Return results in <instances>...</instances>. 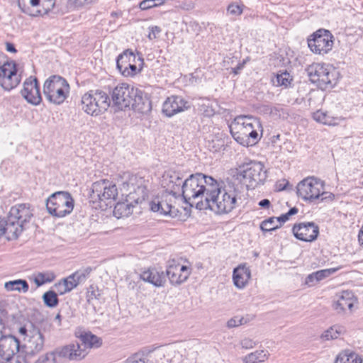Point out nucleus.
Segmentation results:
<instances>
[{
    "instance_id": "f257e3e1",
    "label": "nucleus",
    "mask_w": 363,
    "mask_h": 363,
    "mask_svg": "<svg viewBox=\"0 0 363 363\" xmlns=\"http://www.w3.org/2000/svg\"><path fill=\"white\" fill-rule=\"evenodd\" d=\"M216 179L202 173L190 175L182 186V196L186 203L196 205L199 210L207 209L209 206L208 197L215 193Z\"/></svg>"
},
{
    "instance_id": "f03ea898",
    "label": "nucleus",
    "mask_w": 363,
    "mask_h": 363,
    "mask_svg": "<svg viewBox=\"0 0 363 363\" xmlns=\"http://www.w3.org/2000/svg\"><path fill=\"white\" fill-rule=\"evenodd\" d=\"M215 193L211 194L208 202L210 208L218 214L228 213L236 206L238 200H240L243 191V186L237 182L228 181L223 186H220L215 181Z\"/></svg>"
},
{
    "instance_id": "7ed1b4c3",
    "label": "nucleus",
    "mask_w": 363,
    "mask_h": 363,
    "mask_svg": "<svg viewBox=\"0 0 363 363\" xmlns=\"http://www.w3.org/2000/svg\"><path fill=\"white\" fill-rule=\"evenodd\" d=\"M233 138L244 147L253 146L258 143L261 136L258 130L262 132L259 121L252 116H238L229 125Z\"/></svg>"
},
{
    "instance_id": "20e7f679",
    "label": "nucleus",
    "mask_w": 363,
    "mask_h": 363,
    "mask_svg": "<svg viewBox=\"0 0 363 363\" xmlns=\"http://www.w3.org/2000/svg\"><path fill=\"white\" fill-rule=\"evenodd\" d=\"M297 195L309 202L333 201L335 195L325 191V182L315 177H308L301 181L296 187Z\"/></svg>"
},
{
    "instance_id": "39448f33",
    "label": "nucleus",
    "mask_w": 363,
    "mask_h": 363,
    "mask_svg": "<svg viewBox=\"0 0 363 363\" xmlns=\"http://www.w3.org/2000/svg\"><path fill=\"white\" fill-rule=\"evenodd\" d=\"M33 217V210L28 203L12 206L6 217L9 233L12 237H18L27 228Z\"/></svg>"
},
{
    "instance_id": "423d86ee",
    "label": "nucleus",
    "mask_w": 363,
    "mask_h": 363,
    "mask_svg": "<svg viewBox=\"0 0 363 363\" xmlns=\"http://www.w3.org/2000/svg\"><path fill=\"white\" fill-rule=\"evenodd\" d=\"M117 196L116 185L113 182L102 179L92 184L89 199L94 204L93 208L104 209L111 205Z\"/></svg>"
},
{
    "instance_id": "0eeeda50",
    "label": "nucleus",
    "mask_w": 363,
    "mask_h": 363,
    "mask_svg": "<svg viewBox=\"0 0 363 363\" xmlns=\"http://www.w3.org/2000/svg\"><path fill=\"white\" fill-rule=\"evenodd\" d=\"M238 175L247 189H254L264 184L267 170L262 162L250 161L240 167Z\"/></svg>"
},
{
    "instance_id": "6e6552de",
    "label": "nucleus",
    "mask_w": 363,
    "mask_h": 363,
    "mask_svg": "<svg viewBox=\"0 0 363 363\" xmlns=\"http://www.w3.org/2000/svg\"><path fill=\"white\" fill-rule=\"evenodd\" d=\"M82 108L87 114L97 116L104 113L109 107L111 101L104 91L90 90L82 96Z\"/></svg>"
},
{
    "instance_id": "1a4fd4ad",
    "label": "nucleus",
    "mask_w": 363,
    "mask_h": 363,
    "mask_svg": "<svg viewBox=\"0 0 363 363\" xmlns=\"http://www.w3.org/2000/svg\"><path fill=\"white\" fill-rule=\"evenodd\" d=\"M74 206L72 195L67 191L53 193L46 201L48 212L54 217L64 218L69 215Z\"/></svg>"
},
{
    "instance_id": "9d476101",
    "label": "nucleus",
    "mask_w": 363,
    "mask_h": 363,
    "mask_svg": "<svg viewBox=\"0 0 363 363\" xmlns=\"http://www.w3.org/2000/svg\"><path fill=\"white\" fill-rule=\"evenodd\" d=\"M69 92V84L60 76H51L44 83L43 93L46 99L54 104H62L68 96Z\"/></svg>"
},
{
    "instance_id": "9b49d317",
    "label": "nucleus",
    "mask_w": 363,
    "mask_h": 363,
    "mask_svg": "<svg viewBox=\"0 0 363 363\" xmlns=\"http://www.w3.org/2000/svg\"><path fill=\"white\" fill-rule=\"evenodd\" d=\"M19 333L24 336L21 352L28 357H34L43 350L45 337L39 328L31 325L30 329L21 327Z\"/></svg>"
},
{
    "instance_id": "f8f14e48",
    "label": "nucleus",
    "mask_w": 363,
    "mask_h": 363,
    "mask_svg": "<svg viewBox=\"0 0 363 363\" xmlns=\"http://www.w3.org/2000/svg\"><path fill=\"white\" fill-rule=\"evenodd\" d=\"M334 37L328 30L319 29L308 39V45L315 54L323 55L328 53L333 47Z\"/></svg>"
},
{
    "instance_id": "ddd939ff",
    "label": "nucleus",
    "mask_w": 363,
    "mask_h": 363,
    "mask_svg": "<svg viewBox=\"0 0 363 363\" xmlns=\"http://www.w3.org/2000/svg\"><path fill=\"white\" fill-rule=\"evenodd\" d=\"M308 75L311 82L318 84L321 89L333 87L340 78L337 69H311Z\"/></svg>"
},
{
    "instance_id": "4468645a",
    "label": "nucleus",
    "mask_w": 363,
    "mask_h": 363,
    "mask_svg": "<svg viewBox=\"0 0 363 363\" xmlns=\"http://www.w3.org/2000/svg\"><path fill=\"white\" fill-rule=\"evenodd\" d=\"M184 174L181 172L169 169L162 175V185L166 189L167 193L177 198L182 192Z\"/></svg>"
},
{
    "instance_id": "2eb2a0df",
    "label": "nucleus",
    "mask_w": 363,
    "mask_h": 363,
    "mask_svg": "<svg viewBox=\"0 0 363 363\" xmlns=\"http://www.w3.org/2000/svg\"><path fill=\"white\" fill-rule=\"evenodd\" d=\"M136 88L127 84H121L114 88L112 91V101L118 109L123 110L130 107L132 102L133 94H135Z\"/></svg>"
},
{
    "instance_id": "dca6fc26",
    "label": "nucleus",
    "mask_w": 363,
    "mask_h": 363,
    "mask_svg": "<svg viewBox=\"0 0 363 363\" xmlns=\"http://www.w3.org/2000/svg\"><path fill=\"white\" fill-rule=\"evenodd\" d=\"M175 199L173 196L166 194L161 199L155 198L150 203L152 211L157 212L160 215L175 216L179 212L174 206Z\"/></svg>"
},
{
    "instance_id": "f3484780",
    "label": "nucleus",
    "mask_w": 363,
    "mask_h": 363,
    "mask_svg": "<svg viewBox=\"0 0 363 363\" xmlns=\"http://www.w3.org/2000/svg\"><path fill=\"white\" fill-rule=\"evenodd\" d=\"M357 303V299L352 291H343L335 296L332 307L338 314L344 313L347 310L352 313Z\"/></svg>"
},
{
    "instance_id": "a211bd4d",
    "label": "nucleus",
    "mask_w": 363,
    "mask_h": 363,
    "mask_svg": "<svg viewBox=\"0 0 363 363\" xmlns=\"http://www.w3.org/2000/svg\"><path fill=\"white\" fill-rule=\"evenodd\" d=\"M190 274L191 269L189 267L181 265L172 260L167 266L165 275L168 277L172 284L179 285L187 280Z\"/></svg>"
},
{
    "instance_id": "6ab92c4d",
    "label": "nucleus",
    "mask_w": 363,
    "mask_h": 363,
    "mask_svg": "<svg viewBox=\"0 0 363 363\" xmlns=\"http://www.w3.org/2000/svg\"><path fill=\"white\" fill-rule=\"evenodd\" d=\"M58 358L69 361H79L84 359L88 354L79 342L69 344L63 347H57Z\"/></svg>"
},
{
    "instance_id": "aec40b11",
    "label": "nucleus",
    "mask_w": 363,
    "mask_h": 363,
    "mask_svg": "<svg viewBox=\"0 0 363 363\" xmlns=\"http://www.w3.org/2000/svg\"><path fill=\"white\" fill-rule=\"evenodd\" d=\"M292 232L297 239L305 242H312L317 238L319 228L313 222L301 223L294 225Z\"/></svg>"
},
{
    "instance_id": "412c9836",
    "label": "nucleus",
    "mask_w": 363,
    "mask_h": 363,
    "mask_svg": "<svg viewBox=\"0 0 363 363\" xmlns=\"http://www.w3.org/2000/svg\"><path fill=\"white\" fill-rule=\"evenodd\" d=\"M21 94L26 101L30 104L37 106L42 101L40 89L35 77H30L26 79Z\"/></svg>"
},
{
    "instance_id": "4be33fe9",
    "label": "nucleus",
    "mask_w": 363,
    "mask_h": 363,
    "mask_svg": "<svg viewBox=\"0 0 363 363\" xmlns=\"http://www.w3.org/2000/svg\"><path fill=\"white\" fill-rule=\"evenodd\" d=\"M189 108V103L182 96H172L164 102L162 106L163 113L168 117L184 111Z\"/></svg>"
},
{
    "instance_id": "5701e85b",
    "label": "nucleus",
    "mask_w": 363,
    "mask_h": 363,
    "mask_svg": "<svg viewBox=\"0 0 363 363\" xmlns=\"http://www.w3.org/2000/svg\"><path fill=\"white\" fill-rule=\"evenodd\" d=\"M18 69H0V85L5 90L10 91L21 82Z\"/></svg>"
},
{
    "instance_id": "b1692460",
    "label": "nucleus",
    "mask_w": 363,
    "mask_h": 363,
    "mask_svg": "<svg viewBox=\"0 0 363 363\" xmlns=\"http://www.w3.org/2000/svg\"><path fill=\"white\" fill-rule=\"evenodd\" d=\"M140 279L155 287H163L166 283V275L163 271L150 268L140 274Z\"/></svg>"
},
{
    "instance_id": "393cba45",
    "label": "nucleus",
    "mask_w": 363,
    "mask_h": 363,
    "mask_svg": "<svg viewBox=\"0 0 363 363\" xmlns=\"http://www.w3.org/2000/svg\"><path fill=\"white\" fill-rule=\"evenodd\" d=\"M136 94H133L132 102L130 107L134 111L141 113H147L152 109L149 98L141 90L136 88Z\"/></svg>"
},
{
    "instance_id": "a878e982",
    "label": "nucleus",
    "mask_w": 363,
    "mask_h": 363,
    "mask_svg": "<svg viewBox=\"0 0 363 363\" xmlns=\"http://www.w3.org/2000/svg\"><path fill=\"white\" fill-rule=\"evenodd\" d=\"M251 277V271L246 264H241L233 269L234 285L240 289H244Z\"/></svg>"
},
{
    "instance_id": "bb28decb",
    "label": "nucleus",
    "mask_w": 363,
    "mask_h": 363,
    "mask_svg": "<svg viewBox=\"0 0 363 363\" xmlns=\"http://www.w3.org/2000/svg\"><path fill=\"white\" fill-rule=\"evenodd\" d=\"M79 340L81 341V343H79L80 345H82V348H84L86 351H88V349L91 348H98L102 344L101 340L90 332L81 334Z\"/></svg>"
},
{
    "instance_id": "cd10ccee",
    "label": "nucleus",
    "mask_w": 363,
    "mask_h": 363,
    "mask_svg": "<svg viewBox=\"0 0 363 363\" xmlns=\"http://www.w3.org/2000/svg\"><path fill=\"white\" fill-rule=\"evenodd\" d=\"M130 60H135L134 53L129 50H125L122 54L119 55L116 59V68H137L135 64L130 63Z\"/></svg>"
},
{
    "instance_id": "c85d7f7f",
    "label": "nucleus",
    "mask_w": 363,
    "mask_h": 363,
    "mask_svg": "<svg viewBox=\"0 0 363 363\" xmlns=\"http://www.w3.org/2000/svg\"><path fill=\"white\" fill-rule=\"evenodd\" d=\"M18 5L22 12L32 16H38L35 13L41 9L39 0H18Z\"/></svg>"
},
{
    "instance_id": "c756f323",
    "label": "nucleus",
    "mask_w": 363,
    "mask_h": 363,
    "mask_svg": "<svg viewBox=\"0 0 363 363\" xmlns=\"http://www.w3.org/2000/svg\"><path fill=\"white\" fill-rule=\"evenodd\" d=\"M335 363H362V359L354 352L345 350L339 353Z\"/></svg>"
},
{
    "instance_id": "7c9ffc66",
    "label": "nucleus",
    "mask_w": 363,
    "mask_h": 363,
    "mask_svg": "<svg viewBox=\"0 0 363 363\" xmlns=\"http://www.w3.org/2000/svg\"><path fill=\"white\" fill-rule=\"evenodd\" d=\"M269 352L265 350H256L242 358L243 363H263L269 357Z\"/></svg>"
},
{
    "instance_id": "2f4dec72",
    "label": "nucleus",
    "mask_w": 363,
    "mask_h": 363,
    "mask_svg": "<svg viewBox=\"0 0 363 363\" xmlns=\"http://www.w3.org/2000/svg\"><path fill=\"white\" fill-rule=\"evenodd\" d=\"M4 288L8 291H16L18 292L26 293L29 289V285L24 279H16L6 282Z\"/></svg>"
},
{
    "instance_id": "473e14b6",
    "label": "nucleus",
    "mask_w": 363,
    "mask_h": 363,
    "mask_svg": "<svg viewBox=\"0 0 363 363\" xmlns=\"http://www.w3.org/2000/svg\"><path fill=\"white\" fill-rule=\"evenodd\" d=\"M133 206L127 202L117 203L113 209V215L117 218L128 217L133 213Z\"/></svg>"
},
{
    "instance_id": "72a5a7b5",
    "label": "nucleus",
    "mask_w": 363,
    "mask_h": 363,
    "mask_svg": "<svg viewBox=\"0 0 363 363\" xmlns=\"http://www.w3.org/2000/svg\"><path fill=\"white\" fill-rule=\"evenodd\" d=\"M293 80L292 76L288 72L287 69H284L280 73H278L272 79V84L274 86L288 87L290 86Z\"/></svg>"
},
{
    "instance_id": "f704fd0d",
    "label": "nucleus",
    "mask_w": 363,
    "mask_h": 363,
    "mask_svg": "<svg viewBox=\"0 0 363 363\" xmlns=\"http://www.w3.org/2000/svg\"><path fill=\"white\" fill-rule=\"evenodd\" d=\"M55 279V273L51 271H48L45 272H39L35 274L33 281L38 286H40L46 283L52 282Z\"/></svg>"
},
{
    "instance_id": "c9c22d12",
    "label": "nucleus",
    "mask_w": 363,
    "mask_h": 363,
    "mask_svg": "<svg viewBox=\"0 0 363 363\" xmlns=\"http://www.w3.org/2000/svg\"><path fill=\"white\" fill-rule=\"evenodd\" d=\"M313 119L317 122L328 125H337L336 119L328 116L326 113L318 111L313 113Z\"/></svg>"
},
{
    "instance_id": "e433bc0d",
    "label": "nucleus",
    "mask_w": 363,
    "mask_h": 363,
    "mask_svg": "<svg viewBox=\"0 0 363 363\" xmlns=\"http://www.w3.org/2000/svg\"><path fill=\"white\" fill-rule=\"evenodd\" d=\"M61 359L58 358L57 348L52 352L40 355L34 363H59Z\"/></svg>"
},
{
    "instance_id": "4c0bfd02",
    "label": "nucleus",
    "mask_w": 363,
    "mask_h": 363,
    "mask_svg": "<svg viewBox=\"0 0 363 363\" xmlns=\"http://www.w3.org/2000/svg\"><path fill=\"white\" fill-rule=\"evenodd\" d=\"M43 300L45 305L50 308L55 307L59 301L57 294L53 291H48L44 293Z\"/></svg>"
},
{
    "instance_id": "58836bf2",
    "label": "nucleus",
    "mask_w": 363,
    "mask_h": 363,
    "mask_svg": "<svg viewBox=\"0 0 363 363\" xmlns=\"http://www.w3.org/2000/svg\"><path fill=\"white\" fill-rule=\"evenodd\" d=\"M281 227V223H277L276 217H271L262 222L260 228L262 231H272Z\"/></svg>"
},
{
    "instance_id": "ea45409f",
    "label": "nucleus",
    "mask_w": 363,
    "mask_h": 363,
    "mask_svg": "<svg viewBox=\"0 0 363 363\" xmlns=\"http://www.w3.org/2000/svg\"><path fill=\"white\" fill-rule=\"evenodd\" d=\"M123 179L122 182L121 189L125 191H129L131 194V189H135L133 186V182L135 180V177L130 175L129 172H124L122 177Z\"/></svg>"
},
{
    "instance_id": "a19ab883",
    "label": "nucleus",
    "mask_w": 363,
    "mask_h": 363,
    "mask_svg": "<svg viewBox=\"0 0 363 363\" xmlns=\"http://www.w3.org/2000/svg\"><path fill=\"white\" fill-rule=\"evenodd\" d=\"M41 9L37 11L35 15L48 13L55 6V0H39Z\"/></svg>"
},
{
    "instance_id": "79ce46f5",
    "label": "nucleus",
    "mask_w": 363,
    "mask_h": 363,
    "mask_svg": "<svg viewBox=\"0 0 363 363\" xmlns=\"http://www.w3.org/2000/svg\"><path fill=\"white\" fill-rule=\"evenodd\" d=\"M341 333V330H338L335 327H331L327 330H325L320 336L321 339L323 340H330L337 339L340 334Z\"/></svg>"
},
{
    "instance_id": "37998d69",
    "label": "nucleus",
    "mask_w": 363,
    "mask_h": 363,
    "mask_svg": "<svg viewBox=\"0 0 363 363\" xmlns=\"http://www.w3.org/2000/svg\"><path fill=\"white\" fill-rule=\"evenodd\" d=\"M91 272V269L90 267H87L75 272L72 275L75 278L77 284H79L86 280Z\"/></svg>"
},
{
    "instance_id": "c03bdc74",
    "label": "nucleus",
    "mask_w": 363,
    "mask_h": 363,
    "mask_svg": "<svg viewBox=\"0 0 363 363\" xmlns=\"http://www.w3.org/2000/svg\"><path fill=\"white\" fill-rule=\"evenodd\" d=\"M224 146V141L218 138L208 141L207 147L211 152H218Z\"/></svg>"
},
{
    "instance_id": "a18cd8bd",
    "label": "nucleus",
    "mask_w": 363,
    "mask_h": 363,
    "mask_svg": "<svg viewBox=\"0 0 363 363\" xmlns=\"http://www.w3.org/2000/svg\"><path fill=\"white\" fill-rule=\"evenodd\" d=\"M340 269V267H335V268L325 269L318 270L317 272H315V274L316 275V277H317V281H319L326 277H328L329 276L334 274Z\"/></svg>"
},
{
    "instance_id": "49530a36",
    "label": "nucleus",
    "mask_w": 363,
    "mask_h": 363,
    "mask_svg": "<svg viewBox=\"0 0 363 363\" xmlns=\"http://www.w3.org/2000/svg\"><path fill=\"white\" fill-rule=\"evenodd\" d=\"M244 5L238 3H231L228 5L227 11L233 16H240L243 11Z\"/></svg>"
},
{
    "instance_id": "de8ad7c7",
    "label": "nucleus",
    "mask_w": 363,
    "mask_h": 363,
    "mask_svg": "<svg viewBox=\"0 0 363 363\" xmlns=\"http://www.w3.org/2000/svg\"><path fill=\"white\" fill-rule=\"evenodd\" d=\"M9 222H7V219H1L0 220V238L2 235H5L8 240H14L16 239L17 237H12L9 233Z\"/></svg>"
},
{
    "instance_id": "09e8293b",
    "label": "nucleus",
    "mask_w": 363,
    "mask_h": 363,
    "mask_svg": "<svg viewBox=\"0 0 363 363\" xmlns=\"http://www.w3.org/2000/svg\"><path fill=\"white\" fill-rule=\"evenodd\" d=\"M26 356L23 352H17L9 360L5 361L4 363H27Z\"/></svg>"
},
{
    "instance_id": "8fccbe9b",
    "label": "nucleus",
    "mask_w": 363,
    "mask_h": 363,
    "mask_svg": "<svg viewBox=\"0 0 363 363\" xmlns=\"http://www.w3.org/2000/svg\"><path fill=\"white\" fill-rule=\"evenodd\" d=\"M271 114L279 118H286L289 116L287 110L281 106H274L271 110Z\"/></svg>"
},
{
    "instance_id": "3c124183",
    "label": "nucleus",
    "mask_w": 363,
    "mask_h": 363,
    "mask_svg": "<svg viewBox=\"0 0 363 363\" xmlns=\"http://www.w3.org/2000/svg\"><path fill=\"white\" fill-rule=\"evenodd\" d=\"M62 281L66 285L67 289H69L70 291L79 285L72 274L67 278L62 279Z\"/></svg>"
},
{
    "instance_id": "603ef678",
    "label": "nucleus",
    "mask_w": 363,
    "mask_h": 363,
    "mask_svg": "<svg viewBox=\"0 0 363 363\" xmlns=\"http://www.w3.org/2000/svg\"><path fill=\"white\" fill-rule=\"evenodd\" d=\"M243 318L233 317L227 322V326L229 328L238 327L243 324Z\"/></svg>"
},
{
    "instance_id": "864d4df0",
    "label": "nucleus",
    "mask_w": 363,
    "mask_h": 363,
    "mask_svg": "<svg viewBox=\"0 0 363 363\" xmlns=\"http://www.w3.org/2000/svg\"><path fill=\"white\" fill-rule=\"evenodd\" d=\"M130 363H152V362L145 357L144 354H136L132 357Z\"/></svg>"
},
{
    "instance_id": "5fc2aeb1",
    "label": "nucleus",
    "mask_w": 363,
    "mask_h": 363,
    "mask_svg": "<svg viewBox=\"0 0 363 363\" xmlns=\"http://www.w3.org/2000/svg\"><path fill=\"white\" fill-rule=\"evenodd\" d=\"M240 345L243 349H252L255 347L256 343L252 339L244 338L240 341Z\"/></svg>"
},
{
    "instance_id": "6e6d98bb",
    "label": "nucleus",
    "mask_w": 363,
    "mask_h": 363,
    "mask_svg": "<svg viewBox=\"0 0 363 363\" xmlns=\"http://www.w3.org/2000/svg\"><path fill=\"white\" fill-rule=\"evenodd\" d=\"M121 74L124 77H133L140 73L142 69H118Z\"/></svg>"
},
{
    "instance_id": "4d7b16f0",
    "label": "nucleus",
    "mask_w": 363,
    "mask_h": 363,
    "mask_svg": "<svg viewBox=\"0 0 363 363\" xmlns=\"http://www.w3.org/2000/svg\"><path fill=\"white\" fill-rule=\"evenodd\" d=\"M55 286L57 289V291L60 295H63V294L70 291L69 289H67L66 285L64 284V282L62 280L60 281H59L58 283L55 284Z\"/></svg>"
},
{
    "instance_id": "13d9d810",
    "label": "nucleus",
    "mask_w": 363,
    "mask_h": 363,
    "mask_svg": "<svg viewBox=\"0 0 363 363\" xmlns=\"http://www.w3.org/2000/svg\"><path fill=\"white\" fill-rule=\"evenodd\" d=\"M156 6L155 0H144L140 3V8L142 10L150 9Z\"/></svg>"
},
{
    "instance_id": "bf43d9fd",
    "label": "nucleus",
    "mask_w": 363,
    "mask_h": 363,
    "mask_svg": "<svg viewBox=\"0 0 363 363\" xmlns=\"http://www.w3.org/2000/svg\"><path fill=\"white\" fill-rule=\"evenodd\" d=\"M161 32V29L158 26H153L150 28V30L148 34V38L150 40H153L157 38V35Z\"/></svg>"
},
{
    "instance_id": "052dcab7",
    "label": "nucleus",
    "mask_w": 363,
    "mask_h": 363,
    "mask_svg": "<svg viewBox=\"0 0 363 363\" xmlns=\"http://www.w3.org/2000/svg\"><path fill=\"white\" fill-rule=\"evenodd\" d=\"M316 282H318V281H317V277H316V275L315 274V272L308 275L305 280V284L307 285H309V286H313Z\"/></svg>"
},
{
    "instance_id": "680f3d73",
    "label": "nucleus",
    "mask_w": 363,
    "mask_h": 363,
    "mask_svg": "<svg viewBox=\"0 0 363 363\" xmlns=\"http://www.w3.org/2000/svg\"><path fill=\"white\" fill-rule=\"evenodd\" d=\"M276 219L277 220V223H279V224L281 223V225L282 223H285L286 221H287L289 219V216H288V214L286 213L282 214L279 217H276Z\"/></svg>"
},
{
    "instance_id": "e2e57ef3",
    "label": "nucleus",
    "mask_w": 363,
    "mask_h": 363,
    "mask_svg": "<svg viewBox=\"0 0 363 363\" xmlns=\"http://www.w3.org/2000/svg\"><path fill=\"white\" fill-rule=\"evenodd\" d=\"M92 0H70L76 6H82L86 3H89Z\"/></svg>"
},
{
    "instance_id": "0e129e2a",
    "label": "nucleus",
    "mask_w": 363,
    "mask_h": 363,
    "mask_svg": "<svg viewBox=\"0 0 363 363\" xmlns=\"http://www.w3.org/2000/svg\"><path fill=\"white\" fill-rule=\"evenodd\" d=\"M258 205L262 208H268L270 206V201L269 199H264L261 200Z\"/></svg>"
},
{
    "instance_id": "69168bd1",
    "label": "nucleus",
    "mask_w": 363,
    "mask_h": 363,
    "mask_svg": "<svg viewBox=\"0 0 363 363\" xmlns=\"http://www.w3.org/2000/svg\"><path fill=\"white\" fill-rule=\"evenodd\" d=\"M6 50L11 52H16V50L12 43H6Z\"/></svg>"
},
{
    "instance_id": "338daca9",
    "label": "nucleus",
    "mask_w": 363,
    "mask_h": 363,
    "mask_svg": "<svg viewBox=\"0 0 363 363\" xmlns=\"http://www.w3.org/2000/svg\"><path fill=\"white\" fill-rule=\"evenodd\" d=\"M298 213V209L296 207L291 208L287 212L288 216L290 217L291 216L295 215Z\"/></svg>"
},
{
    "instance_id": "774afa93",
    "label": "nucleus",
    "mask_w": 363,
    "mask_h": 363,
    "mask_svg": "<svg viewBox=\"0 0 363 363\" xmlns=\"http://www.w3.org/2000/svg\"><path fill=\"white\" fill-rule=\"evenodd\" d=\"M4 55L0 52V60H1V58H4ZM6 65H7V63L6 62H2L1 61H0V68H4V67Z\"/></svg>"
}]
</instances>
